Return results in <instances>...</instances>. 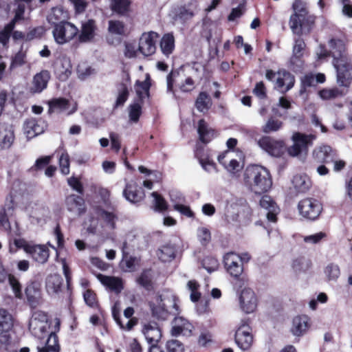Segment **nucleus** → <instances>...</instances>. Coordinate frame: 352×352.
Listing matches in <instances>:
<instances>
[{
    "mask_svg": "<svg viewBox=\"0 0 352 352\" xmlns=\"http://www.w3.org/2000/svg\"><path fill=\"white\" fill-rule=\"evenodd\" d=\"M243 179L245 184L257 194L267 191L272 184L269 171L258 165L248 166L244 171Z\"/></svg>",
    "mask_w": 352,
    "mask_h": 352,
    "instance_id": "obj_1",
    "label": "nucleus"
},
{
    "mask_svg": "<svg viewBox=\"0 0 352 352\" xmlns=\"http://www.w3.org/2000/svg\"><path fill=\"white\" fill-rule=\"evenodd\" d=\"M331 43L335 45V50L331 53L333 64L337 72V83L339 86L348 87L352 80V66L344 54V45L341 41H331Z\"/></svg>",
    "mask_w": 352,
    "mask_h": 352,
    "instance_id": "obj_2",
    "label": "nucleus"
},
{
    "mask_svg": "<svg viewBox=\"0 0 352 352\" xmlns=\"http://www.w3.org/2000/svg\"><path fill=\"white\" fill-rule=\"evenodd\" d=\"M176 297L170 291H163L157 294L149 302V308L151 315L158 320H166L170 314L169 308L172 307L175 312L179 310V306L176 302Z\"/></svg>",
    "mask_w": 352,
    "mask_h": 352,
    "instance_id": "obj_3",
    "label": "nucleus"
},
{
    "mask_svg": "<svg viewBox=\"0 0 352 352\" xmlns=\"http://www.w3.org/2000/svg\"><path fill=\"white\" fill-rule=\"evenodd\" d=\"M244 154L241 150H226L217 157L220 164L232 175H236L243 168Z\"/></svg>",
    "mask_w": 352,
    "mask_h": 352,
    "instance_id": "obj_4",
    "label": "nucleus"
},
{
    "mask_svg": "<svg viewBox=\"0 0 352 352\" xmlns=\"http://www.w3.org/2000/svg\"><path fill=\"white\" fill-rule=\"evenodd\" d=\"M78 28L73 23L66 21L59 23L54 27L52 35L55 42L58 45L69 43L78 34Z\"/></svg>",
    "mask_w": 352,
    "mask_h": 352,
    "instance_id": "obj_5",
    "label": "nucleus"
},
{
    "mask_svg": "<svg viewBox=\"0 0 352 352\" xmlns=\"http://www.w3.org/2000/svg\"><path fill=\"white\" fill-rule=\"evenodd\" d=\"M50 324L47 316L41 311H35L29 322V329L35 337L38 339L44 338L48 336Z\"/></svg>",
    "mask_w": 352,
    "mask_h": 352,
    "instance_id": "obj_6",
    "label": "nucleus"
},
{
    "mask_svg": "<svg viewBox=\"0 0 352 352\" xmlns=\"http://www.w3.org/2000/svg\"><path fill=\"white\" fill-rule=\"evenodd\" d=\"M298 210L302 217L314 220L320 214L322 207L318 200L309 197L299 201Z\"/></svg>",
    "mask_w": 352,
    "mask_h": 352,
    "instance_id": "obj_7",
    "label": "nucleus"
},
{
    "mask_svg": "<svg viewBox=\"0 0 352 352\" xmlns=\"http://www.w3.org/2000/svg\"><path fill=\"white\" fill-rule=\"evenodd\" d=\"M316 139L314 135H306L299 132L293 134L292 140L293 145L288 149L291 156L296 157L302 153H306L309 146L312 145L313 141Z\"/></svg>",
    "mask_w": 352,
    "mask_h": 352,
    "instance_id": "obj_8",
    "label": "nucleus"
},
{
    "mask_svg": "<svg viewBox=\"0 0 352 352\" xmlns=\"http://www.w3.org/2000/svg\"><path fill=\"white\" fill-rule=\"evenodd\" d=\"M258 298L250 288L243 289L239 297V305L241 311L246 314L254 313L258 306Z\"/></svg>",
    "mask_w": 352,
    "mask_h": 352,
    "instance_id": "obj_9",
    "label": "nucleus"
},
{
    "mask_svg": "<svg viewBox=\"0 0 352 352\" xmlns=\"http://www.w3.org/2000/svg\"><path fill=\"white\" fill-rule=\"evenodd\" d=\"M235 342L243 351L248 350L253 343L252 329L245 321H241L235 333Z\"/></svg>",
    "mask_w": 352,
    "mask_h": 352,
    "instance_id": "obj_10",
    "label": "nucleus"
},
{
    "mask_svg": "<svg viewBox=\"0 0 352 352\" xmlns=\"http://www.w3.org/2000/svg\"><path fill=\"white\" fill-rule=\"evenodd\" d=\"M49 106L48 113H66L69 115L76 111V102L69 101L65 98H54L47 102Z\"/></svg>",
    "mask_w": 352,
    "mask_h": 352,
    "instance_id": "obj_11",
    "label": "nucleus"
},
{
    "mask_svg": "<svg viewBox=\"0 0 352 352\" xmlns=\"http://www.w3.org/2000/svg\"><path fill=\"white\" fill-rule=\"evenodd\" d=\"M158 38L157 33L150 32L144 33L140 39L138 50L144 56H151L156 50V42Z\"/></svg>",
    "mask_w": 352,
    "mask_h": 352,
    "instance_id": "obj_12",
    "label": "nucleus"
},
{
    "mask_svg": "<svg viewBox=\"0 0 352 352\" xmlns=\"http://www.w3.org/2000/svg\"><path fill=\"white\" fill-rule=\"evenodd\" d=\"M258 144L263 150L274 157H279L283 153V142L269 136L262 137L258 141Z\"/></svg>",
    "mask_w": 352,
    "mask_h": 352,
    "instance_id": "obj_13",
    "label": "nucleus"
},
{
    "mask_svg": "<svg viewBox=\"0 0 352 352\" xmlns=\"http://www.w3.org/2000/svg\"><path fill=\"white\" fill-rule=\"evenodd\" d=\"M225 267L229 274L234 276H239L243 270L242 264L240 263L239 254L234 252L227 253L223 257Z\"/></svg>",
    "mask_w": 352,
    "mask_h": 352,
    "instance_id": "obj_14",
    "label": "nucleus"
},
{
    "mask_svg": "<svg viewBox=\"0 0 352 352\" xmlns=\"http://www.w3.org/2000/svg\"><path fill=\"white\" fill-rule=\"evenodd\" d=\"M194 329V326L182 316H176L172 322L171 333L177 336L180 334L190 336Z\"/></svg>",
    "mask_w": 352,
    "mask_h": 352,
    "instance_id": "obj_15",
    "label": "nucleus"
},
{
    "mask_svg": "<svg viewBox=\"0 0 352 352\" xmlns=\"http://www.w3.org/2000/svg\"><path fill=\"white\" fill-rule=\"evenodd\" d=\"M142 332L148 343L156 344L162 337L161 329L155 322H146L142 324Z\"/></svg>",
    "mask_w": 352,
    "mask_h": 352,
    "instance_id": "obj_16",
    "label": "nucleus"
},
{
    "mask_svg": "<svg viewBox=\"0 0 352 352\" xmlns=\"http://www.w3.org/2000/svg\"><path fill=\"white\" fill-rule=\"evenodd\" d=\"M25 252L41 264L45 263L50 256V250L45 245H31L25 247Z\"/></svg>",
    "mask_w": 352,
    "mask_h": 352,
    "instance_id": "obj_17",
    "label": "nucleus"
},
{
    "mask_svg": "<svg viewBox=\"0 0 352 352\" xmlns=\"http://www.w3.org/2000/svg\"><path fill=\"white\" fill-rule=\"evenodd\" d=\"M307 316L301 315L295 316L292 322L291 333L296 337L305 335L310 327V321Z\"/></svg>",
    "mask_w": 352,
    "mask_h": 352,
    "instance_id": "obj_18",
    "label": "nucleus"
},
{
    "mask_svg": "<svg viewBox=\"0 0 352 352\" xmlns=\"http://www.w3.org/2000/svg\"><path fill=\"white\" fill-rule=\"evenodd\" d=\"M295 78L286 70H280L277 72L275 86L282 93H285L290 90L294 85Z\"/></svg>",
    "mask_w": 352,
    "mask_h": 352,
    "instance_id": "obj_19",
    "label": "nucleus"
},
{
    "mask_svg": "<svg viewBox=\"0 0 352 352\" xmlns=\"http://www.w3.org/2000/svg\"><path fill=\"white\" fill-rule=\"evenodd\" d=\"M54 72L59 80L64 81L72 73V65L68 57L63 56L57 58L54 64Z\"/></svg>",
    "mask_w": 352,
    "mask_h": 352,
    "instance_id": "obj_20",
    "label": "nucleus"
},
{
    "mask_svg": "<svg viewBox=\"0 0 352 352\" xmlns=\"http://www.w3.org/2000/svg\"><path fill=\"white\" fill-rule=\"evenodd\" d=\"M98 280L107 289L116 294H119L124 288V282L120 277L105 276L98 274L96 276Z\"/></svg>",
    "mask_w": 352,
    "mask_h": 352,
    "instance_id": "obj_21",
    "label": "nucleus"
},
{
    "mask_svg": "<svg viewBox=\"0 0 352 352\" xmlns=\"http://www.w3.org/2000/svg\"><path fill=\"white\" fill-rule=\"evenodd\" d=\"M15 140L14 126L11 124L3 125L0 127V148L8 149Z\"/></svg>",
    "mask_w": 352,
    "mask_h": 352,
    "instance_id": "obj_22",
    "label": "nucleus"
},
{
    "mask_svg": "<svg viewBox=\"0 0 352 352\" xmlns=\"http://www.w3.org/2000/svg\"><path fill=\"white\" fill-rule=\"evenodd\" d=\"M45 126L43 122L33 118L29 119L24 123V133L28 139H31L42 133L45 131Z\"/></svg>",
    "mask_w": 352,
    "mask_h": 352,
    "instance_id": "obj_23",
    "label": "nucleus"
},
{
    "mask_svg": "<svg viewBox=\"0 0 352 352\" xmlns=\"http://www.w3.org/2000/svg\"><path fill=\"white\" fill-rule=\"evenodd\" d=\"M67 208L69 211L81 215L85 212V204L84 199L78 195H70L67 197L65 200Z\"/></svg>",
    "mask_w": 352,
    "mask_h": 352,
    "instance_id": "obj_24",
    "label": "nucleus"
},
{
    "mask_svg": "<svg viewBox=\"0 0 352 352\" xmlns=\"http://www.w3.org/2000/svg\"><path fill=\"white\" fill-rule=\"evenodd\" d=\"M63 280L59 274H52L46 279V290L52 296H58L62 290Z\"/></svg>",
    "mask_w": 352,
    "mask_h": 352,
    "instance_id": "obj_25",
    "label": "nucleus"
},
{
    "mask_svg": "<svg viewBox=\"0 0 352 352\" xmlns=\"http://www.w3.org/2000/svg\"><path fill=\"white\" fill-rule=\"evenodd\" d=\"M261 206L266 210V217L270 221L276 222V214L278 213L279 208L273 199L267 195L263 196L260 201Z\"/></svg>",
    "mask_w": 352,
    "mask_h": 352,
    "instance_id": "obj_26",
    "label": "nucleus"
},
{
    "mask_svg": "<svg viewBox=\"0 0 352 352\" xmlns=\"http://www.w3.org/2000/svg\"><path fill=\"white\" fill-rule=\"evenodd\" d=\"M334 152L329 146L324 145L314 149L313 156L318 162L330 164L333 160Z\"/></svg>",
    "mask_w": 352,
    "mask_h": 352,
    "instance_id": "obj_27",
    "label": "nucleus"
},
{
    "mask_svg": "<svg viewBox=\"0 0 352 352\" xmlns=\"http://www.w3.org/2000/svg\"><path fill=\"white\" fill-rule=\"evenodd\" d=\"M123 195L126 200L131 203H137L144 199V192L138 189V186L134 182L126 184L124 190Z\"/></svg>",
    "mask_w": 352,
    "mask_h": 352,
    "instance_id": "obj_28",
    "label": "nucleus"
},
{
    "mask_svg": "<svg viewBox=\"0 0 352 352\" xmlns=\"http://www.w3.org/2000/svg\"><path fill=\"white\" fill-rule=\"evenodd\" d=\"M50 79L49 73L47 71H43L36 74L33 78L31 91L33 93H40L47 87Z\"/></svg>",
    "mask_w": 352,
    "mask_h": 352,
    "instance_id": "obj_29",
    "label": "nucleus"
},
{
    "mask_svg": "<svg viewBox=\"0 0 352 352\" xmlns=\"http://www.w3.org/2000/svg\"><path fill=\"white\" fill-rule=\"evenodd\" d=\"M131 0H110V9L113 12L126 16L131 12Z\"/></svg>",
    "mask_w": 352,
    "mask_h": 352,
    "instance_id": "obj_30",
    "label": "nucleus"
},
{
    "mask_svg": "<svg viewBox=\"0 0 352 352\" xmlns=\"http://www.w3.org/2000/svg\"><path fill=\"white\" fill-rule=\"evenodd\" d=\"M67 19V12L61 7L53 8L47 16V21L54 26L59 23L66 22Z\"/></svg>",
    "mask_w": 352,
    "mask_h": 352,
    "instance_id": "obj_31",
    "label": "nucleus"
},
{
    "mask_svg": "<svg viewBox=\"0 0 352 352\" xmlns=\"http://www.w3.org/2000/svg\"><path fill=\"white\" fill-rule=\"evenodd\" d=\"M293 186L298 193L307 192L311 186V181L307 175H296L292 179Z\"/></svg>",
    "mask_w": 352,
    "mask_h": 352,
    "instance_id": "obj_32",
    "label": "nucleus"
},
{
    "mask_svg": "<svg viewBox=\"0 0 352 352\" xmlns=\"http://www.w3.org/2000/svg\"><path fill=\"white\" fill-rule=\"evenodd\" d=\"M25 294L32 307L38 305L41 300V291L36 284L31 283L28 285L25 288Z\"/></svg>",
    "mask_w": 352,
    "mask_h": 352,
    "instance_id": "obj_33",
    "label": "nucleus"
},
{
    "mask_svg": "<svg viewBox=\"0 0 352 352\" xmlns=\"http://www.w3.org/2000/svg\"><path fill=\"white\" fill-rule=\"evenodd\" d=\"M150 87L151 79L148 74H146L144 80L136 81L135 84V90L140 100H142L148 96Z\"/></svg>",
    "mask_w": 352,
    "mask_h": 352,
    "instance_id": "obj_34",
    "label": "nucleus"
},
{
    "mask_svg": "<svg viewBox=\"0 0 352 352\" xmlns=\"http://www.w3.org/2000/svg\"><path fill=\"white\" fill-rule=\"evenodd\" d=\"M197 132L199 140L204 143L209 142L214 137V131L208 127L204 120L199 121Z\"/></svg>",
    "mask_w": 352,
    "mask_h": 352,
    "instance_id": "obj_35",
    "label": "nucleus"
},
{
    "mask_svg": "<svg viewBox=\"0 0 352 352\" xmlns=\"http://www.w3.org/2000/svg\"><path fill=\"white\" fill-rule=\"evenodd\" d=\"M134 314V309L133 307H129L124 311V316L128 320L126 324H123L120 318L113 313V317L118 324L120 328L126 330H131L134 325L136 324V320L134 319H130Z\"/></svg>",
    "mask_w": 352,
    "mask_h": 352,
    "instance_id": "obj_36",
    "label": "nucleus"
},
{
    "mask_svg": "<svg viewBox=\"0 0 352 352\" xmlns=\"http://www.w3.org/2000/svg\"><path fill=\"white\" fill-rule=\"evenodd\" d=\"M48 335L45 344L43 346H38V352H59L56 335L53 332H50Z\"/></svg>",
    "mask_w": 352,
    "mask_h": 352,
    "instance_id": "obj_37",
    "label": "nucleus"
},
{
    "mask_svg": "<svg viewBox=\"0 0 352 352\" xmlns=\"http://www.w3.org/2000/svg\"><path fill=\"white\" fill-rule=\"evenodd\" d=\"M157 255L162 262L171 261L175 256V247L172 245H164L157 250Z\"/></svg>",
    "mask_w": 352,
    "mask_h": 352,
    "instance_id": "obj_38",
    "label": "nucleus"
},
{
    "mask_svg": "<svg viewBox=\"0 0 352 352\" xmlns=\"http://www.w3.org/2000/svg\"><path fill=\"white\" fill-rule=\"evenodd\" d=\"M95 22L93 20H89L82 26L80 40L82 42H87L93 38L94 36Z\"/></svg>",
    "mask_w": 352,
    "mask_h": 352,
    "instance_id": "obj_39",
    "label": "nucleus"
},
{
    "mask_svg": "<svg viewBox=\"0 0 352 352\" xmlns=\"http://www.w3.org/2000/svg\"><path fill=\"white\" fill-rule=\"evenodd\" d=\"M160 47L162 53L166 55H170L175 47V39L171 34H166L161 39Z\"/></svg>",
    "mask_w": 352,
    "mask_h": 352,
    "instance_id": "obj_40",
    "label": "nucleus"
},
{
    "mask_svg": "<svg viewBox=\"0 0 352 352\" xmlns=\"http://www.w3.org/2000/svg\"><path fill=\"white\" fill-rule=\"evenodd\" d=\"M13 326L12 315L5 309H0V330L10 331Z\"/></svg>",
    "mask_w": 352,
    "mask_h": 352,
    "instance_id": "obj_41",
    "label": "nucleus"
},
{
    "mask_svg": "<svg viewBox=\"0 0 352 352\" xmlns=\"http://www.w3.org/2000/svg\"><path fill=\"white\" fill-rule=\"evenodd\" d=\"M305 47V43L302 39L298 38L295 40V44L293 47V55L290 60L292 64L295 65L298 64V61L300 62V59L302 56V51Z\"/></svg>",
    "mask_w": 352,
    "mask_h": 352,
    "instance_id": "obj_42",
    "label": "nucleus"
},
{
    "mask_svg": "<svg viewBox=\"0 0 352 352\" xmlns=\"http://www.w3.org/2000/svg\"><path fill=\"white\" fill-rule=\"evenodd\" d=\"M181 79V73L177 70L172 71L166 76L167 92L172 94L173 97L175 98H176V94L173 85L175 83L177 82Z\"/></svg>",
    "mask_w": 352,
    "mask_h": 352,
    "instance_id": "obj_43",
    "label": "nucleus"
},
{
    "mask_svg": "<svg viewBox=\"0 0 352 352\" xmlns=\"http://www.w3.org/2000/svg\"><path fill=\"white\" fill-rule=\"evenodd\" d=\"M283 126V122L275 118H270L262 126V131L265 133H270L279 131Z\"/></svg>",
    "mask_w": 352,
    "mask_h": 352,
    "instance_id": "obj_44",
    "label": "nucleus"
},
{
    "mask_svg": "<svg viewBox=\"0 0 352 352\" xmlns=\"http://www.w3.org/2000/svg\"><path fill=\"white\" fill-rule=\"evenodd\" d=\"M153 274L151 270H147L142 272L140 276L138 278V283L147 290L153 289Z\"/></svg>",
    "mask_w": 352,
    "mask_h": 352,
    "instance_id": "obj_45",
    "label": "nucleus"
},
{
    "mask_svg": "<svg viewBox=\"0 0 352 352\" xmlns=\"http://www.w3.org/2000/svg\"><path fill=\"white\" fill-rule=\"evenodd\" d=\"M302 15L295 13L290 16L289 26L294 34L300 35L302 34Z\"/></svg>",
    "mask_w": 352,
    "mask_h": 352,
    "instance_id": "obj_46",
    "label": "nucleus"
},
{
    "mask_svg": "<svg viewBox=\"0 0 352 352\" xmlns=\"http://www.w3.org/2000/svg\"><path fill=\"white\" fill-rule=\"evenodd\" d=\"M26 212L30 215V217L35 219L37 222L42 220L43 217L47 213V210L38 205L34 204V206H29L26 208Z\"/></svg>",
    "mask_w": 352,
    "mask_h": 352,
    "instance_id": "obj_47",
    "label": "nucleus"
},
{
    "mask_svg": "<svg viewBox=\"0 0 352 352\" xmlns=\"http://www.w3.org/2000/svg\"><path fill=\"white\" fill-rule=\"evenodd\" d=\"M324 273L328 280L336 281L340 274V267L336 264L329 263L325 267Z\"/></svg>",
    "mask_w": 352,
    "mask_h": 352,
    "instance_id": "obj_48",
    "label": "nucleus"
},
{
    "mask_svg": "<svg viewBox=\"0 0 352 352\" xmlns=\"http://www.w3.org/2000/svg\"><path fill=\"white\" fill-rule=\"evenodd\" d=\"M211 104L210 96L205 92H201L196 100V107L201 111H207Z\"/></svg>",
    "mask_w": 352,
    "mask_h": 352,
    "instance_id": "obj_49",
    "label": "nucleus"
},
{
    "mask_svg": "<svg viewBox=\"0 0 352 352\" xmlns=\"http://www.w3.org/2000/svg\"><path fill=\"white\" fill-rule=\"evenodd\" d=\"M310 267L308 260L303 257L296 258L293 260L292 267L296 273L306 272Z\"/></svg>",
    "mask_w": 352,
    "mask_h": 352,
    "instance_id": "obj_50",
    "label": "nucleus"
},
{
    "mask_svg": "<svg viewBox=\"0 0 352 352\" xmlns=\"http://www.w3.org/2000/svg\"><path fill=\"white\" fill-rule=\"evenodd\" d=\"M129 97V89L126 85L121 83L118 86V96L116 100L115 107L124 104Z\"/></svg>",
    "mask_w": 352,
    "mask_h": 352,
    "instance_id": "obj_51",
    "label": "nucleus"
},
{
    "mask_svg": "<svg viewBox=\"0 0 352 352\" xmlns=\"http://www.w3.org/2000/svg\"><path fill=\"white\" fill-rule=\"evenodd\" d=\"M14 21H10L3 29L0 30V43L6 47L10 41L11 32L14 28Z\"/></svg>",
    "mask_w": 352,
    "mask_h": 352,
    "instance_id": "obj_52",
    "label": "nucleus"
},
{
    "mask_svg": "<svg viewBox=\"0 0 352 352\" xmlns=\"http://www.w3.org/2000/svg\"><path fill=\"white\" fill-rule=\"evenodd\" d=\"M151 195L153 198V204L155 211L163 212L168 208L167 202L160 194L153 192Z\"/></svg>",
    "mask_w": 352,
    "mask_h": 352,
    "instance_id": "obj_53",
    "label": "nucleus"
},
{
    "mask_svg": "<svg viewBox=\"0 0 352 352\" xmlns=\"http://www.w3.org/2000/svg\"><path fill=\"white\" fill-rule=\"evenodd\" d=\"M197 156L199 158V163L201 167L207 172L212 173L213 171L217 172L216 164L212 160L206 155L204 157L199 156V153H197Z\"/></svg>",
    "mask_w": 352,
    "mask_h": 352,
    "instance_id": "obj_54",
    "label": "nucleus"
},
{
    "mask_svg": "<svg viewBox=\"0 0 352 352\" xmlns=\"http://www.w3.org/2000/svg\"><path fill=\"white\" fill-rule=\"evenodd\" d=\"M142 113V105L139 102H133L129 107V116L130 120L137 122Z\"/></svg>",
    "mask_w": 352,
    "mask_h": 352,
    "instance_id": "obj_55",
    "label": "nucleus"
},
{
    "mask_svg": "<svg viewBox=\"0 0 352 352\" xmlns=\"http://www.w3.org/2000/svg\"><path fill=\"white\" fill-rule=\"evenodd\" d=\"M342 92L338 88L323 89L319 91L320 97L323 100H331L342 96Z\"/></svg>",
    "mask_w": 352,
    "mask_h": 352,
    "instance_id": "obj_56",
    "label": "nucleus"
},
{
    "mask_svg": "<svg viewBox=\"0 0 352 352\" xmlns=\"http://www.w3.org/2000/svg\"><path fill=\"white\" fill-rule=\"evenodd\" d=\"M199 285L195 280H189L187 283V288L190 292V298L192 302H197L201 294L198 292Z\"/></svg>",
    "mask_w": 352,
    "mask_h": 352,
    "instance_id": "obj_57",
    "label": "nucleus"
},
{
    "mask_svg": "<svg viewBox=\"0 0 352 352\" xmlns=\"http://www.w3.org/2000/svg\"><path fill=\"white\" fill-rule=\"evenodd\" d=\"M202 265L208 272L211 273L218 269L219 263L217 259L214 257L206 256L202 261Z\"/></svg>",
    "mask_w": 352,
    "mask_h": 352,
    "instance_id": "obj_58",
    "label": "nucleus"
},
{
    "mask_svg": "<svg viewBox=\"0 0 352 352\" xmlns=\"http://www.w3.org/2000/svg\"><path fill=\"white\" fill-rule=\"evenodd\" d=\"M8 280L15 297L17 298H21L23 296L21 292V285L18 279L14 276L10 274L8 276Z\"/></svg>",
    "mask_w": 352,
    "mask_h": 352,
    "instance_id": "obj_59",
    "label": "nucleus"
},
{
    "mask_svg": "<svg viewBox=\"0 0 352 352\" xmlns=\"http://www.w3.org/2000/svg\"><path fill=\"white\" fill-rule=\"evenodd\" d=\"M327 234L325 232H319L313 234L304 236L303 241L307 244H317L319 243L322 239L326 238Z\"/></svg>",
    "mask_w": 352,
    "mask_h": 352,
    "instance_id": "obj_60",
    "label": "nucleus"
},
{
    "mask_svg": "<svg viewBox=\"0 0 352 352\" xmlns=\"http://www.w3.org/2000/svg\"><path fill=\"white\" fill-rule=\"evenodd\" d=\"M108 30L110 33L121 35L124 32V25L120 21H109Z\"/></svg>",
    "mask_w": 352,
    "mask_h": 352,
    "instance_id": "obj_61",
    "label": "nucleus"
},
{
    "mask_svg": "<svg viewBox=\"0 0 352 352\" xmlns=\"http://www.w3.org/2000/svg\"><path fill=\"white\" fill-rule=\"evenodd\" d=\"M59 166L63 175L69 173V156L67 152H63L59 157Z\"/></svg>",
    "mask_w": 352,
    "mask_h": 352,
    "instance_id": "obj_62",
    "label": "nucleus"
},
{
    "mask_svg": "<svg viewBox=\"0 0 352 352\" xmlns=\"http://www.w3.org/2000/svg\"><path fill=\"white\" fill-rule=\"evenodd\" d=\"M166 349L168 352H184V345L177 340L167 342Z\"/></svg>",
    "mask_w": 352,
    "mask_h": 352,
    "instance_id": "obj_63",
    "label": "nucleus"
},
{
    "mask_svg": "<svg viewBox=\"0 0 352 352\" xmlns=\"http://www.w3.org/2000/svg\"><path fill=\"white\" fill-rule=\"evenodd\" d=\"M197 237L201 244L206 245L210 241V232L206 228H199L197 230Z\"/></svg>",
    "mask_w": 352,
    "mask_h": 352,
    "instance_id": "obj_64",
    "label": "nucleus"
}]
</instances>
